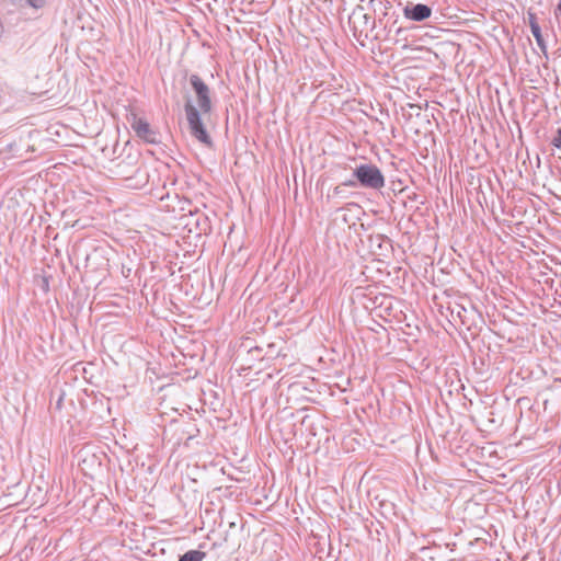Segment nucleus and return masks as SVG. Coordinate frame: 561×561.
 <instances>
[{
  "mask_svg": "<svg viewBox=\"0 0 561 561\" xmlns=\"http://www.w3.org/2000/svg\"><path fill=\"white\" fill-rule=\"evenodd\" d=\"M457 314H458V317H460V318H461L462 311L458 310V311H457Z\"/></svg>",
  "mask_w": 561,
  "mask_h": 561,
  "instance_id": "obj_17",
  "label": "nucleus"
},
{
  "mask_svg": "<svg viewBox=\"0 0 561 561\" xmlns=\"http://www.w3.org/2000/svg\"><path fill=\"white\" fill-rule=\"evenodd\" d=\"M528 21H529L530 31L533 30V24L534 25H539L538 22H537L536 14H534L531 12H528Z\"/></svg>",
  "mask_w": 561,
  "mask_h": 561,
  "instance_id": "obj_13",
  "label": "nucleus"
},
{
  "mask_svg": "<svg viewBox=\"0 0 561 561\" xmlns=\"http://www.w3.org/2000/svg\"><path fill=\"white\" fill-rule=\"evenodd\" d=\"M344 193H345V190H344L343 185H341V184H340V185H336V186L333 188L332 194H331V195H328V197H329V198H330V197L335 198V197H340V196H341V197H344V196H345V195H344Z\"/></svg>",
  "mask_w": 561,
  "mask_h": 561,
  "instance_id": "obj_11",
  "label": "nucleus"
},
{
  "mask_svg": "<svg viewBox=\"0 0 561 561\" xmlns=\"http://www.w3.org/2000/svg\"><path fill=\"white\" fill-rule=\"evenodd\" d=\"M551 144L558 149L561 148V128L558 129L557 136L552 139Z\"/></svg>",
  "mask_w": 561,
  "mask_h": 561,
  "instance_id": "obj_12",
  "label": "nucleus"
},
{
  "mask_svg": "<svg viewBox=\"0 0 561 561\" xmlns=\"http://www.w3.org/2000/svg\"><path fill=\"white\" fill-rule=\"evenodd\" d=\"M363 20L365 24H368L371 21V16L367 13H364L363 8H358L353 11L352 15L350 16V22L353 23L354 30L357 28L356 23Z\"/></svg>",
  "mask_w": 561,
  "mask_h": 561,
  "instance_id": "obj_8",
  "label": "nucleus"
},
{
  "mask_svg": "<svg viewBox=\"0 0 561 561\" xmlns=\"http://www.w3.org/2000/svg\"><path fill=\"white\" fill-rule=\"evenodd\" d=\"M188 81L192 90L195 93L196 102L198 105V107H196L190 99H187L184 105L191 135L195 137L199 142L210 148L213 146V140L202 122L201 114H209L211 112V92L209 87L198 75H191Z\"/></svg>",
  "mask_w": 561,
  "mask_h": 561,
  "instance_id": "obj_1",
  "label": "nucleus"
},
{
  "mask_svg": "<svg viewBox=\"0 0 561 561\" xmlns=\"http://www.w3.org/2000/svg\"><path fill=\"white\" fill-rule=\"evenodd\" d=\"M130 126L137 135V137H139L144 141L148 144L159 142L158 133L151 128V126L146 119L134 115L133 121L130 122Z\"/></svg>",
  "mask_w": 561,
  "mask_h": 561,
  "instance_id": "obj_4",
  "label": "nucleus"
},
{
  "mask_svg": "<svg viewBox=\"0 0 561 561\" xmlns=\"http://www.w3.org/2000/svg\"><path fill=\"white\" fill-rule=\"evenodd\" d=\"M206 553L199 550H188L180 556L179 561H203Z\"/></svg>",
  "mask_w": 561,
  "mask_h": 561,
  "instance_id": "obj_10",
  "label": "nucleus"
},
{
  "mask_svg": "<svg viewBox=\"0 0 561 561\" xmlns=\"http://www.w3.org/2000/svg\"><path fill=\"white\" fill-rule=\"evenodd\" d=\"M115 169L116 174L125 180H131L141 175L142 182H147V173L139 165V157L137 154H128L115 165Z\"/></svg>",
  "mask_w": 561,
  "mask_h": 561,
  "instance_id": "obj_3",
  "label": "nucleus"
},
{
  "mask_svg": "<svg viewBox=\"0 0 561 561\" xmlns=\"http://www.w3.org/2000/svg\"><path fill=\"white\" fill-rule=\"evenodd\" d=\"M556 14H557V16L561 18V1H560V2H559V4L557 5Z\"/></svg>",
  "mask_w": 561,
  "mask_h": 561,
  "instance_id": "obj_16",
  "label": "nucleus"
},
{
  "mask_svg": "<svg viewBox=\"0 0 561 561\" xmlns=\"http://www.w3.org/2000/svg\"><path fill=\"white\" fill-rule=\"evenodd\" d=\"M353 176L359 186L370 190H381L385 186V176L380 169L373 163H362L353 170Z\"/></svg>",
  "mask_w": 561,
  "mask_h": 561,
  "instance_id": "obj_2",
  "label": "nucleus"
},
{
  "mask_svg": "<svg viewBox=\"0 0 561 561\" xmlns=\"http://www.w3.org/2000/svg\"><path fill=\"white\" fill-rule=\"evenodd\" d=\"M182 218L185 219V226L190 227V232L195 231L196 234H202L210 229L207 216L197 210L195 213L190 210V214Z\"/></svg>",
  "mask_w": 561,
  "mask_h": 561,
  "instance_id": "obj_5",
  "label": "nucleus"
},
{
  "mask_svg": "<svg viewBox=\"0 0 561 561\" xmlns=\"http://www.w3.org/2000/svg\"><path fill=\"white\" fill-rule=\"evenodd\" d=\"M368 242L371 251L378 255H387L392 250L391 240L380 233L369 236Z\"/></svg>",
  "mask_w": 561,
  "mask_h": 561,
  "instance_id": "obj_7",
  "label": "nucleus"
},
{
  "mask_svg": "<svg viewBox=\"0 0 561 561\" xmlns=\"http://www.w3.org/2000/svg\"><path fill=\"white\" fill-rule=\"evenodd\" d=\"M531 34L535 37L536 43H537L538 47L540 48V50L542 51V54L547 56V44L543 39L540 26L533 24Z\"/></svg>",
  "mask_w": 561,
  "mask_h": 561,
  "instance_id": "obj_9",
  "label": "nucleus"
},
{
  "mask_svg": "<svg viewBox=\"0 0 561 561\" xmlns=\"http://www.w3.org/2000/svg\"><path fill=\"white\" fill-rule=\"evenodd\" d=\"M33 8H41L44 5V0H27Z\"/></svg>",
  "mask_w": 561,
  "mask_h": 561,
  "instance_id": "obj_15",
  "label": "nucleus"
},
{
  "mask_svg": "<svg viewBox=\"0 0 561 561\" xmlns=\"http://www.w3.org/2000/svg\"><path fill=\"white\" fill-rule=\"evenodd\" d=\"M404 16L414 22H422L432 14V9L423 3L408 4L403 9Z\"/></svg>",
  "mask_w": 561,
  "mask_h": 561,
  "instance_id": "obj_6",
  "label": "nucleus"
},
{
  "mask_svg": "<svg viewBox=\"0 0 561 561\" xmlns=\"http://www.w3.org/2000/svg\"><path fill=\"white\" fill-rule=\"evenodd\" d=\"M341 185H343V187H345V186L356 187L359 184H358L357 180L354 178V180H347V181L341 183Z\"/></svg>",
  "mask_w": 561,
  "mask_h": 561,
  "instance_id": "obj_14",
  "label": "nucleus"
}]
</instances>
